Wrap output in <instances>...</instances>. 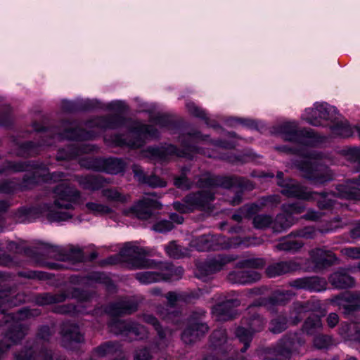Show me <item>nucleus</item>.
Wrapping results in <instances>:
<instances>
[{
    "label": "nucleus",
    "instance_id": "nucleus-32",
    "mask_svg": "<svg viewBox=\"0 0 360 360\" xmlns=\"http://www.w3.org/2000/svg\"><path fill=\"white\" fill-rule=\"evenodd\" d=\"M210 347L217 353L225 357L230 350L227 342V335L225 330H215L210 336Z\"/></svg>",
    "mask_w": 360,
    "mask_h": 360
},
{
    "label": "nucleus",
    "instance_id": "nucleus-13",
    "mask_svg": "<svg viewBox=\"0 0 360 360\" xmlns=\"http://www.w3.org/2000/svg\"><path fill=\"white\" fill-rule=\"evenodd\" d=\"M53 193L54 206L58 209L67 210H73L74 205L78 202L81 196L78 190L64 182L56 185L53 189Z\"/></svg>",
    "mask_w": 360,
    "mask_h": 360
},
{
    "label": "nucleus",
    "instance_id": "nucleus-60",
    "mask_svg": "<svg viewBox=\"0 0 360 360\" xmlns=\"http://www.w3.org/2000/svg\"><path fill=\"white\" fill-rule=\"evenodd\" d=\"M266 262L263 258H247L238 262V265L242 269H263Z\"/></svg>",
    "mask_w": 360,
    "mask_h": 360
},
{
    "label": "nucleus",
    "instance_id": "nucleus-14",
    "mask_svg": "<svg viewBox=\"0 0 360 360\" xmlns=\"http://www.w3.org/2000/svg\"><path fill=\"white\" fill-rule=\"evenodd\" d=\"M332 302L338 306L345 317H351L360 311V291H345L332 299Z\"/></svg>",
    "mask_w": 360,
    "mask_h": 360
},
{
    "label": "nucleus",
    "instance_id": "nucleus-41",
    "mask_svg": "<svg viewBox=\"0 0 360 360\" xmlns=\"http://www.w3.org/2000/svg\"><path fill=\"white\" fill-rule=\"evenodd\" d=\"M194 245L199 252H208L216 250L218 245L216 242V236L214 235H202L198 236L194 241Z\"/></svg>",
    "mask_w": 360,
    "mask_h": 360
},
{
    "label": "nucleus",
    "instance_id": "nucleus-3",
    "mask_svg": "<svg viewBox=\"0 0 360 360\" xmlns=\"http://www.w3.org/2000/svg\"><path fill=\"white\" fill-rule=\"evenodd\" d=\"M198 184L199 187L208 189L220 188L231 190L233 188H238L239 190L235 193L232 198L233 205H238L242 202L244 191H251L255 188V184L252 181L235 174L219 175L207 172L199 178Z\"/></svg>",
    "mask_w": 360,
    "mask_h": 360
},
{
    "label": "nucleus",
    "instance_id": "nucleus-15",
    "mask_svg": "<svg viewBox=\"0 0 360 360\" xmlns=\"http://www.w3.org/2000/svg\"><path fill=\"white\" fill-rule=\"evenodd\" d=\"M40 248L47 254H55L58 259L62 262H71L72 263L83 262L84 255L82 249L72 248L68 251H65L60 246L52 245L48 243L40 242Z\"/></svg>",
    "mask_w": 360,
    "mask_h": 360
},
{
    "label": "nucleus",
    "instance_id": "nucleus-20",
    "mask_svg": "<svg viewBox=\"0 0 360 360\" xmlns=\"http://www.w3.org/2000/svg\"><path fill=\"white\" fill-rule=\"evenodd\" d=\"M4 174L6 173H20L30 172L31 170L46 171L48 167L41 162L37 160H18L13 161L6 160L2 164Z\"/></svg>",
    "mask_w": 360,
    "mask_h": 360
},
{
    "label": "nucleus",
    "instance_id": "nucleus-8",
    "mask_svg": "<svg viewBox=\"0 0 360 360\" xmlns=\"http://www.w3.org/2000/svg\"><path fill=\"white\" fill-rule=\"evenodd\" d=\"M46 211V219L51 223L65 221L72 217V214L68 211L51 210L50 206L46 203L39 206L20 207L15 216L19 222H30L31 218H38Z\"/></svg>",
    "mask_w": 360,
    "mask_h": 360
},
{
    "label": "nucleus",
    "instance_id": "nucleus-34",
    "mask_svg": "<svg viewBox=\"0 0 360 360\" xmlns=\"http://www.w3.org/2000/svg\"><path fill=\"white\" fill-rule=\"evenodd\" d=\"M297 269V264L291 262H279L269 265L265 269L268 278H275Z\"/></svg>",
    "mask_w": 360,
    "mask_h": 360
},
{
    "label": "nucleus",
    "instance_id": "nucleus-23",
    "mask_svg": "<svg viewBox=\"0 0 360 360\" xmlns=\"http://www.w3.org/2000/svg\"><path fill=\"white\" fill-rule=\"evenodd\" d=\"M240 304V301L237 298L226 299L214 305L213 313L222 321H231L237 315L236 308Z\"/></svg>",
    "mask_w": 360,
    "mask_h": 360
},
{
    "label": "nucleus",
    "instance_id": "nucleus-47",
    "mask_svg": "<svg viewBox=\"0 0 360 360\" xmlns=\"http://www.w3.org/2000/svg\"><path fill=\"white\" fill-rule=\"evenodd\" d=\"M330 127L332 132L337 136L349 138L354 134V128L349 124L348 121H339L338 119L332 123Z\"/></svg>",
    "mask_w": 360,
    "mask_h": 360
},
{
    "label": "nucleus",
    "instance_id": "nucleus-37",
    "mask_svg": "<svg viewBox=\"0 0 360 360\" xmlns=\"http://www.w3.org/2000/svg\"><path fill=\"white\" fill-rule=\"evenodd\" d=\"M265 319L257 312L250 313L241 319V324L245 326L254 334L262 331L266 324Z\"/></svg>",
    "mask_w": 360,
    "mask_h": 360
},
{
    "label": "nucleus",
    "instance_id": "nucleus-54",
    "mask_svg": "<svg viewBox=\"0 0 360 360\" xmlns=\"http://www.w3.org/2000/svg\"><path fill=\"white\" fill-rule=\"evenodd\" d=\"M30 172L23 175L21 181L22 187L27 188L44 183L43 174L37 170H31Z\"/></svg>",
    "mask_w": 360,
    "mask_h": 360
},
{
    "label": "nucleus",
    "instance_id": "nucleus-59",
    "mask_svg": "<svg viewBox=\"0 0 360 360\" xmlns=\"http://www.w3.org/2000/svg\"><path fill=\"white\" fill-rule=\"evenodd\" d=\"M68 298L71 297L79 302H87L91 299L92 295L88 290L78 287H73L67 293Z\"/></svg>",
    "mask_w": 360,
    "mask_h": 360
},
{
    "label": "nucleus",
    "instance_id": "nucleus-4",
    "mask_svg": "<svg viewBox=\"0 0 360 360\" xmlns=\"http://www.w3.org/2000/svg\"><path fill=\"white\" fill-rule=\"evenodd\" d=\"M138 310V304L131 300H124L110 303L107 308V313L112 317L109 326L117 334L128 336L134 335L139 337L141 335L139 325L119 319L124 315H130Z\"/></svg>",
    "mask_w": 360,
    "mask_h": 360
},
{
    "label": "nucleus",
    "instance_id": "nucleus-12",
    "mask_svg": "<svg viewBox=\"0 0 360 360\" xmlns=\"http://www.w3.org/2000/svg\"><path fill=\"white\" fill-rule=\"evenodd\" d=\"M304 344L305 340L300 333H287L277 343L276 357L266 358V360H290L292 353H299L300 348Z\"/></svg>",
    "mask_w": 360,
    "mask_h": 360
},
{
    "label": "nucleus",
    "instance_id": "nucleus-17",
    "mask_svg": "<svg viewBox=\"0 0 360 360\" xmlns=\"http://www.w3.org/2000/svg\"><path fill=\"white\" fill-rule=\"evenodd\" d=\"M214 200V193L209 190H201L189 193L183 198L182 201L188 204L193 212L196 210H205Z\"/></svg>",
    "mask_w": 360,
    "mask_h": 360
},
{
    "label": "nucleus",
    "instance_id": "nucleus-21",
    "mask_svg": "<svg viewBox=\"0 0 360 360\" xmlns=\"http://www.w3.org/2000/svg\"><path fill=\"white\" fill-rule=\"evenodd\" d=\"M303 207L295 204L289 205L288 211L284 214H278L273 219L271 229L274 233H281L290 229L296 221L293 213H301Z\"/></svg>",
    "mask_w": 360,
    "mask_h": 360
},
{
    "label": "nucleus",
    "instance_id": "nucleus-25",
    "mask_svg": "<svg viewBox=\"0 0 360 360\" xmlns=\"http://www.w3.org/2000/svg\"><path fill=\"white\" fill-rule=\"evenodd\" d=\"M310 256L312 262L319 269H324L334 265L338 260L335 254L324 248H316L311 250Z\"/></svg>",
    "mask_w": 360,
    "mask_h": 360
},
{
    "label": "nucleus",
    "instance_id": "nucleus-55",
    "mask_svg": "<svg viewBox=\"0 0 360 360\" xmlns=\"http://www.w3.org/2000/svg\"><path fill=\"white\" fill-rule=\"evenodd\" d=\"M18 275L22 278L38 281H48L54 277L53 274L36 270L22 271L18 273Z\"/></svg>",
    "mask_w": 360,
    "mask_h": 360
},
{
    "label": "nucleus",
    "instance_id": "nucleus-28",
    "mask_svg": "<svg viewBox=\"0 0 360 360\" xmlns=\"http://www.w3.org/2000/svg\"><path fill=\"white\" fill-rule=\"evenodd\" d=\"M131 119L119 113L109 114L98 117L97 127L103 129H117L125 127Z\"/></svg>",
    "mask_w": 360,
    "mask_h": 360
},
{
    "label": "nucleus",
    "instance_id": "nucleus-19",
    "mask_svg": "<svg viewBox=\"0 0 360 360\" xmlns=\"http://www.w3.org/2000/svg\"><path fill=\"white\" fill-rule=\"evenodd\" d=\"M289 285L296 290H304L310 292H323L326 290V281L319 276H304L292 279Z\"/></svg>",
    "mask_w": 360,
    "mask_h": 360
},
{
    "label": "nucleus",
    "instance_id": "nucleus-57",
    "mask_svg": "<svg viewBox=\"0 0 360 360\" xmlns=\"http://www.w3.org/2000/svg\"><path fill=\"white\" fill-rule=\"evenodd\" d=\"M189 172V169L184 167L181 169V174L179 176H176L174 179V185L181 190H189L192 186L191 181L187 177V173Z\"/></svg>",
    "mask_w": 360,
    "mask_h": 360
},
{
    "label": "nucleus",
    "instance_id": "nucleus-40",
    "mask_svg": "<svg viewBox=\"0 0 360 360\" xmlns=\"http://www.w3.org/2000/svg\"><path fill=\"white\" fill-rule=\"evenodd\" d=\"M86 279L91 282L104 285L109 292L116 290V285L113 280L105 272L92 271L86 276Z\"/></svg>",
    "mask_w": 360,
    "mask_h": 360
},
{
    "label": "nucleus",
    "instance_id": "nucleus-5",
    "mask_svg": "<svg viewBox=\"0 0 360 360\" xmlns=\"http://www.w3.org/2000/svg\"><path fill=\"white\" fill-rule=\"evenodd\" d=\"M274 132L281 135L283 140L307 146H314L323 141L324 137L311 129H299L293 122H286L274 127Z\"/></svg>",
    "mask_w": 360,
    "mask_h": 360
},
{
    "label": "nucleus",
    "instance_id": "nucleus-26",
    "mask_svg": "<svg viewBox=\"0 0 360 360\" xmlns=\"http://www.w3.org/2000/svg\"><path fill=\"white\" fill-rule=\"evenodd\" d=\"M79 186L85 191L95 192L102 190L110 181L101 175H78L76 177Z\"/></svg>",
    "mask_w": 360,
    "mask_h": 360
},
{
    "label": "nucleus",
    "instance_id": "nucleus-44",
    "mask_svg": "<svg viewBox=\"0 0 360 360\" xmlns=\"http://www.w3.org/2000/svg\"><path fill=\"white\" fill-rule=\"evenodd\" d=\"M289 235L286 238H283L279 240L276 245V248L278 251H285L292 253L298 252L304 245V243L300 240H292L290 238Z\"/></svg>",
    "mask_w": 360,
    "mask_h": 360
},
{
    "label": "nucleus",
    "instance_id": "nucleus-53",
    "mask_svg": "<svg viewBox=\"0 0 360 360\" xmlns=\"http://www.w3.org/2000/svg\"><path fill=\"white\" fill-rule=\"evenodd\" d=\"M288 327V319L286 316L279 314L272 319L269 323V330L274 334H279Z\"/></svg>",
    "mask_w": 360,
    "mask_h": 360
},
{
    "label": "nucleus",
    "instance_id": "nucleus-33",
    "mask_svg": "<svg viewBox=\"0 0 360 360\" xmlns=\"http://www.w3.org/2000/svg\"><path fill=\"white\" fill-rule=\"evenodd\" d=\"M291 298L288 291L276 290L267 297H262L257 301L253 306H278L285 305Z\"/></svg>",
    "mask_w": 360,
    "mask_h": 360
},
{
    "label": "nucleus",
    "instance_id": "nucleus-50",
    "mask_svg": "<svg viewBox=\"0 0 360 360\" xmlns=\"http://www.w3.org/2000/svg\"><path fill=\"white\" fill-rule=\"evenodd\" d=\"M162 318L167 322L177 325L181 321L182 311L176 308L165 307L159 310Z\"/></svg>",
    "mask_w": 360,
    "mask_h": 360
},
{
    "label": "nucleus",
    "instance_id": "nucleus-36",
    "mask_svg": "<svg viewBox=\"0 0 360 360\" xmlns=\"http://www.w3.org/2000/svg\"><path fill=\"white\" fill-rule=\"evenodd\" d=\"M63 135L66 139L72 141H85L94 138V133L91 131L80 127H65L63 131Z\"/></svg>",
    "mask_w": 360,
    "mask_h": 360
},
{
    "label": "nucleus",
    "instance_id": "nucleus-61",
    "mask_svg": "<svg viewBox=\"0 0 360 360\" xmlns=\"http://www.w3.org/2000/svg\"><path fill=\"white\" fill-rule=\"evenodd\" d=\"M273 218L269 214H259L254 217L252 219L253 226L256 229H264L268 227H271Z\"/></svg>",
    "mask_w": 360,
    "mask_h": 360
},
{
    "label": "nucleus",
    "instance_id": "nucleus-22",
    "mask_svg": "<svg viewBox=\"0 0 360 360\" xmlns=\"http://www.w3.org/2000/svg\"><path fill=\"white\" fill-rule=\"evenodd\" d=\"M231 260L229 257L223 255L210 258L197 266L198 277L204 278L212 275L222 269Z\"/></svg>",
    "mask_w": 360,
    "mask_h": 360
},
{
    "label": "nucleus",
    "instance_id": "nucleus-35",
    "mask_svg": "<svg viewBox=\"0 0 360 360\" xmlns=\"http://www.w3.org/2000/svg\"><path fill=\"white\" fill-rule=\"evenodd\" d=\"M152 122L162 129L168 130H179L183 125L180 120H175L167 113H158L151 118Z\"/></svg>",
    "mask_w": 360,
    "mask_h": 360
},
{
    "label": "nucleus",
    "instance_id": "nucleus-45",
    "mask_svg": "<svg viewBox=\"0 0 360 360\" xmlns=\"http://www.w3.org/2000/svg\"><path fill=\"white\" fill-rule=\"evenodd\" d=\"M32 349L34 352L36 360H53L54 356L51 349L44 343L34 340L30 343Z\"/></svg>",
    "mask_w": 360,
    "mask_h": 360
},
{
    "label": "nucleus",
    "instance_id": "nucleus-48",
    "mask_svg": "<svg viewBox=\"0 0 360 360\" xmlns=\"http://www.w3.org/2000/svg\"><path fill=\"white\" fill-rule=\"evenodd\" d=\"M165 251L169 257L173 259L183 258L188 253V248L178 244L175 240H172L165 245Z\"/></svg>",
    "mask_w": 360,
    "mask_h": 360
},
{
    "label": "nucleus",
    "instance_id": "nucleus-29",
    "mask_svg": "<svg viewBox=\"0 0 360 360\" xmlns=\"http://www.w3.org/2000/svg\"><path fill=\"white\" fill-rule=\"evenodd\" d=\"M157 264L152 268L159 269L161 276V281H172L179 280L184 274V270L182 266H176L172 262H162L156 261Z\"/></svg>",
    "mask_w": 360,
    "mask_h": 360
},
{
    "label": "nucleus",
    "instance_id": "nucleus-49",
    "mask_svg": "<svg viewBox=\"0 0 360 360\" xmlns=\"http://www.w3.org/2000/svg\"><path fill=\"white\" fill-rule=\"evenodd\" d=\"M126 163L123 160L118 158H109L105 160L104 172L108 174H117L124 172Z\"/></svg>",
    "mask_w": 360,
    "mask_h": 360
},
{
    "label": "nucleus",
    "instance_id": "nucleus-30",
    "mask_svg": "<svg viewBox=\"0 0 360 360\" xmlns=\"http://www.w3.org/2000/svg\"><path fill=\"white\" fill-rule=\"evenodd\" d=\"M121 345L117 341L108 340L92 349L89 360L113 356L121 352Z\"/></svg>",
    "mask_w": 360,
    "mask_h": 360
},
{
    "label": "nucleus",
    "instance_id": "nucleus-11",
    "mask_svg": "<svg viewBox=\"0 0 360 360\" xmlns=\"http://www.w3.org/2000/svg\"><path fill=\"white\" fill-rule=\"evenodd\" d=\"M119 255L131 269L152 268L157 262L155 259H146V251L143 248L126 243L120 249Z\"/></svg>",
    "mask_w": 360,
    "mask_h": 360
},
{
    "label": "nucleus",
    "instance_id": "nucleus-27",
    "mask_svg": "<svg viewBox=\"0 0 360 360\" xmlns=\"http://www.w3.org/2000/svg\"><path fill=\"white\" fill-rule=\"evenodd\" d=\"M328 282L335 289H347L355 285V279L345 268H339L328 277Z\"/></svg>",
    "mask_w": 360,
    "mask_h": 360
},
{
    "label": "nucleus",
    "instance_id": "nucleus-42",
    "mask_svg": "<svg viewBox=\"0 0 360 360\" xmlns=\"http://www.w3.org/2000/svg\"><path fill=\"white\" fill-rule=\"evenodd\" d=\"M322 328L321 317L314 313H309L302 325V331L307 335H314Z\"/></svg>",
    "mask_w": 360,
    "mask_h": 360
},
{
    "label": "nucleus",
    "instance_id": "nucleus-24",
    "mask_svg": "<svg viewBox=\"0 0 360 360\" xmlns=\"http://www.w3.org/2000/svg\"><path fill=\"white\" fill-rule=\"evenodd\" d=\"M279 187L282 188L281 193L288 198L309 200L312 197L311 192L307 191L305 187L291 178H288L287 181H281L279 183Z\"/></svg>",
    "mask_w": 360,
    "mask_h": 360
},
{
    "label": "nucleus",
    "instance_id": "nucleus-52",
    "mask_svg": "<svg viewBox=\"0 0 360 360\" xmlns=\"http://www.w3.org/2000/svg\"><path fill=\"white\" fill-rule=\"evenodd\" d=\"M105 160L102 158H84L81 159L80 165L87 169L96 172H104Z\"/></svg>",
    "mask_w": 360,
    "mask_h": 360
},
{
    "label": "nucleus",
    "instance_id": "nucleus-56",
    "mask_svg": "<svg viewBox=\"0 0 360 360\" xmlns=\"http://www.w3.org/2000/svg\"><path fill=\"white\" fill-rule=\"evenodd\" d=\"M157 332L158 338L155 339L151 344V347L155 352H161L165 349L167 345L166 340V333L161 324L154 328Z\"/></svg>",
    "mask_w": 360,
    "mask_h": 360
},
{
    "label": "nucleus",
    "instance_id": "nucleus-16",
    "mask_svg": "<svg viewBox=\"0 0 360 360\" xmlns=\"http://www.w3.org/2000/svg\"><path fill=\"white\" fill-rule=\"evenodd\" d=\"M62 345L66 349H72L74 344L84 342V335L81 332L79 326L73 321H63L60 326Z\"/></svg>",
    "mask_w": 360,
    "mask_h": 360
},
{
    "label": "nucleus",
    "instance_id": "nucleus-18",
    "mask_svg": "<svg viewBox=\"0 0 360 360\" xmlns=\"http://www.w3.org/2000/svg\"><path fill=\"white\" fill-rule=\"evenodd\" d=\"M103 108V103L100 100L96 98H88L79 101H69L64 99L61 101L62 110L68 113L91 112Z\"/></svg>",
    "mask_w": 360,
    "mask_h": 360
},
{
    "label": "nucleus",
    "instance_id": "nucleus-43",
    "mask_svg": "<svg viewBox=\"0 0 360 360\" xmlns=\"http://www.w3.org/2000/svg\"><path fill=\"white\" fill-rule=\"evenodd\" d=\"M235 335L239 342L243 344L240 349V353H245L250 347L255 334L245 326L241 324L236 328Z\"/></svg>",
    "mask_w": 360,
    "mask_h": 360
},
{
    "label": "nucleus",
    "instance_id": "nucleus-10",
    "mask_svg": "<svg viewBox=\"0 0 360 360\" xmlns=\"http://www.w3.org/2000/svg\"><path fill=\"white\" fill-rule=\"evenodd\" d=\"M314 108L305 110V120L309 124L314 127H326L329 123H333L339 119V112L336 107L328 103H316Z\"/></svg>",
    "mask_w": 360,
    "mask_h": 360
},
{
    "label": "nucleus",
    "instance_id": "nucleus-6",
    "mask_svg": "<svg viewBox=\"0 0 360 360\" xmlns=\"http://www.w3.org/2000/svg\"><path fill=\"white\" fill-rule=\"evenodd\" d=\"M129 131L133 134L132 139L127 140L122 134H115L111 136L112 144L116 147L138 150L145 146L148 136L156 139L160 136L158 129L154 126L140 122L130 127Z\"/></svg>",
    "mask_w": 360,
    "mask_h": 360
},
{
    "label": "nucleus",
    "instance_id": "nucleus-38",
    "mask_svg": "<svg viewBox=\"0 0 360 360\" xmlns=\"http://www.w3.org/2000/svg\"><path fill=\"white\" fill-rule=\"evenodd\" d=\"M16 155L20 158H29L35 157L39 153L41 144L33 141H25L17 144Z\"/></svg>",
    "mask_w": 360,
    "mask_h": 360
},
{
    "label": "nucleus",
    "instance_id": "nucleus-31",
    "mask_svg": "<svg viewBox=\"0 0 360 360\" xmlns=\"http://www.w3.org/2000/svg\"><path fill=\"white\" fill-rule=\"evenodd\" d=\"M261 274L252 269L232 271L229 274L228 278L233 283L248 285L259 281Z\"/></svg>",
    "mask_w": 360,
    "mask_h": 360
},
{
    "label": "nucleus",
    "instance_id": "nucleus-58",
    "mask_svg": "<svg viewBox=\"0 0 360 360\" xmlns=\"http://www.w3.org/2000/svg\"><path fill=\"white\" fill-rule=\"evenodd\" d=\"M136 278L142 284H150L161 281L160 271H143L136 274Z\"/></svg>",
    "mask_w": 360,
    "mask_h": 360
},
{
    "label": "nucleus",
    "instance_id": "nucleus-9",
    "mask_svg": "<svg viewBox=\"0 0 360 360\" xmlns=\"http://www.w3.org/2000/svg\"><path fill=\"white\" fill-rule=\"evenodd\" d=\"M296 167L303 176L314 186L324 185L333 179L328 167L317 162L302 160L297 162Z\"/></svg>",
    "mask_w": 360,
    "mask_h": 360
},
{
    "label": "nucleus",
    "instance_id": "nucleus-64",
    "mask_svg": "<svg viewBox=\"0 0 360 360\" xmlns=\"http://www.w3.org/2000/svg\"><path fill=\"white\" fill-rule=\"evenodd\" d=\"M337 190L347 199L360 200V188L338 185Z\"/></svg>",
    "mask_w": 360,
    "mask_h": 360
},
{
    "label": "nucleus",
    "instance_id": "nucleus-1",
    "mask_svg": "<svg viewBox=\"0 0 360 360\" xmlns=\"http://www.w3.org/2000/svg\"><path fill=\"white\" fill-rule=\"evenodd\" d=\"M206 142L210 145L226 150H233L236 147L234 141L222 139H211L208 134H203L199 130H192L179 136L181 148L174 144L165 146H148L145 152L154 159L165 160L170 156H176L192 160L197 154H202L204 149L198 146L199 142Z\"/></svg>",
    "mask_w": 360,
    "mask_h": 360
},
{
    "label": "nucleus",
    "instance_id": "nucleus-46",
    "mask_svg": "<svg viewBox=\"0 0 360 360\" xmlns=\"http://www.w3.org/2000/svg\"><path fill=\"white\" fill-rule=\"evenodd\" d=\"M67 299L68 295L65 292H60L56 294L44 292L38 296L37 301L40 305H49L63 302Z\"/></svg>",
    "mask_w": 360,
    "mask_h": 360
},
{
    "label": "nucleus",
    "instance_id": "nucleus-7",
    "mask_svg": "<svg viewBox=\"0 0 360 360\" xmlns=\"http://www.w3.org/2000/svg\"><path fill=\"white\" fill-rule=\"evenodd\" d=\"M207 311L204 309L198 308L191 312L181 334V339L185 344H193L208 332L210 328L205 321Z\"/></svg>",
    "mask_w": 360,
    "mask_h": 360
},
{
    "label": "nucleus",
    "instance_id": "nucleus-63",
    "mask_svg": "<svg viewBox=\"0 0 360 360\" xmlns=\"http://www.w3.org/2000/svg\"><path fill=\"white\" fill-rule=\"evenodd\" d=\"M14 360H36L34 352L32 349L31 345L27 343L13 354Z\"/></svg>",
    "mask_w": 360,
    "mask_h": 360
},
{
    "label": "nucleus",
    "instance_id": "nucleus-51",
    "mask_svg": "<svg viewBox=\"0 0 360 360\" xmlns=\"http://www.w3.org/2000/svg\"><path fill=\"white\" fill-rule=\"evenodd\" d=\"M226 124L231 127H234L236 124H239L250 130H258L259 129L257 120L250 118L230 117L226 119Z\"/></svg>",
    "mask_w": 360,
    "mask_h": 360
},
{
    "label": "nucleus",
    "instance_id": "nucleus-2",
    "mask_svg": "<svg viewBox=\"0 0 360 360\" xmlns=\"http://www.w3.org/2000/svg\"><path fill=\"white\" fill-rule=\"evenodd\" d=\"M13 288L4 285L0 288V314L4 316L0 319V326L8 325L5 333L13 345L20 342L25 336L27 328L21 321L33 316L32 310L22 307L15 311L9 309L16 306L20 300L13 295Z\"/></svg>",
    "mask_w": 360,
    "mask_h": 360
},
{
    "label": "nucleus",
    "instance_id": "nucleus-62",
    "mask_svg": "<svg viewBox=\"0 0 360 360\" xmlns=\"http://www.w3.org/2000/svg\"><path fill=\"white\" fill-rule=\"evenodd\" d=\"M219 159L232 165L244 164L247 161V155L225 152L220 154Z\"/></svg>",
    "mask_w": 360,
    "mask_h": 360
},
{
    "label": "nucleus",
    "instance_id": "nucleus-39",
    "mask_svg": "<svg viewBox=\"0 0 360 360\" xmlns=\"http://www.w3.org/2000/svg\"><path fill=\"white\" fill-rule=\"evenodd\" d=\"M23 252L25 255L35 259L39 263V265L43 267H46L49 269L59 270L63 269V265L50 262L41 261L42 258V254L35 247H25L23 248Z\"/></svg>",
    "mask_w": 360,
    "mask_h": 360
}]
</instances>
